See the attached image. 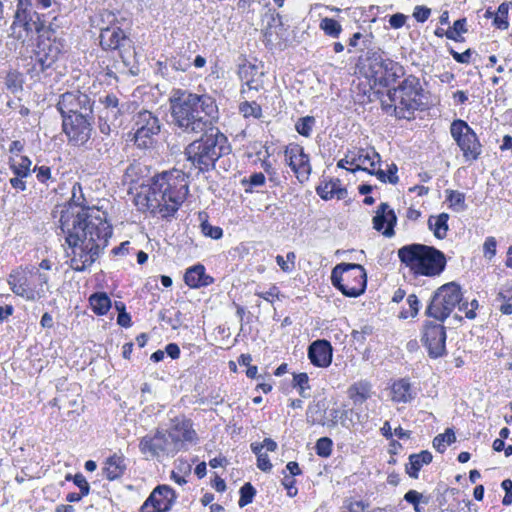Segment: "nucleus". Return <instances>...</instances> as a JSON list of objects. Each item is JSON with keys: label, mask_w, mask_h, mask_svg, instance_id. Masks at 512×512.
I'll return each mask as SVG.
<instances>
[{"label": "nucleus", "mask_w": 512, "mask_h": 512, "mask_svg": "<svg viewBox=\"0 0 512 512\" xmlns=\"http://www.w3.org/2000/svg\"><path fill=\"white\" fill-rule=\"evenodd\" d=\"M60 228L71 249L70 267L76 272L90 268L100 257L112 236V227L105 213L98 208L64 211Z\"/></svg>", "instance_id": "obj_1"}, {"label": "nucleus", "mask_w": 512, "mask_h": 512, "mask_svg": "<svg viewBox=\"0 0 512 512\" xmlns=\"http://www.w3.org/2000/svg\"><path fill=\"white\" fill-rule=\"evenodd\" d=\"M172 124L182 133L200 134L213 127L219 118L213 96L175 89L169 99Z\"/></svg>", "instance_id": "obj_2"}, {"label": "nucleus", "mask_w": 512, "mask_h": 512, "mask_svg": "<svg viewBox=\"0 0 512 512\" xmlns=\"http://www.w3.org/2000/svg\"><path fill=\"white\" fill-rule=\"evenodd\" d=\"M188 175L178 169L155 175L150 184L147 201L162 218L174 216L189 193Z\"/></svg>", "instance_id": "obj_3"}, {"label": "nucleus", "mask_w": 512, "mask_h": 512, "mask_svg": "<svg viewBox=\"0 0 512 512\" xmlns=\"http://www.w3.org/2000/svg\"><path fill=\"white\" fill-rule=\"evenodd\" d=\"M201 134L184 149L185 159L197 175L214 170L216 162L231 153L228 138L218 128L212 127Z\"/></svg>", "instance_id": "obj_4"}, {"label": "nucleus", "mask_w": 512, "mask_h": 512, "mask_svg": "<svg viewBox=\"0 0 512 512\" xmlns=\"http://www.w3.org/2000/svg\"><path fill=\"white\" fill-rule=\"evenodd\" d=\"M400 262L414 275L436 277L445 270L447 259L445 254L435 248L420 243H412L398 249Z\"/></svg>", "instance_id": "obj_5"}, {"label": "nucleus", "mask_w": 512, "mask_h": 512, "mask_svg": "<svg viewBox=\"0 0 512 512\" xmlns=\"http://www.w3.org/2000/svg\"><path fill=\"white\" fill-rule=\"evenodd\" d=\"M357 67L365 78L381 87H389L405 74L404 67L398 62L386 58L383 52L370 49L360 56Z\"/></svg>", "instance_id": "obj_6"}, {"label": "nucleus", "mask_w": 512, "mask_h": 512, "mask_svg": "<svg viewBox=\"0 0 512 512\" xmlns=\"http://www.w3.org/2000/svg\"><path fill=\"white\" fill-rule=\"evenodd\" d=\"M422 92L419 78L414 75L407 76L396 88L388 90L395 116L407 120L413 118L415 111L423 105Z\"/></svg>", "instance_id": "obj_7"}, {"label": "nucleus", "mask_w": 512, "mask_h": 512, "mask_svg": "<svg viewBox=\"0 0 512 512\" xmlns=\"http://www.w3.org/2000/svg\"><path fill=\"white\" fill-rule=\"evenodd\" d=\"M331 282L346 297L357 298L366 290L367 273L360 264L340 263L332 269Z\"/></svg>", "instance_id": "obj_8"}, {"label": "nucleus", "mask_w": 512, "mask_h": 512, "mask_svg": "<svg viewBox=\"0 0 512 512\" xmlns=\"http://www.w3.org/2000/svg\"><path fill=\"white\" fill-rule=\"evenodd\" d=\"M462 297L463 294L458 284L455 282L446 283L433 293L426 307L425 315L439 322H444L457 304H460Z\"/></svg>", "instance_id": "obj_9"}, {"label": "nucleus", "mask_w": 512, "mask_h": 512, "mask_svg": "<svg viewBox=\"0 0 512 512\" xmlns=\"http://www.w3.org/2000/svg\"><path fill=\"white\" fill-rule=\"evenodd\" d=\"M450 133L466 162H474L482 153V145L475 131L462 119H455L450 125Z\"/></svg>", "instance_id": "obj_10"}, {"label": "nucleus", "mask_w": 512, "mask_h": 512, "mask_svg": "<svg viewBox=\"0 0 512 512\" xmlns=\"http://www.w3.org/2000/svg\"><path fill=\"white\" fill-rule=\"evenodd\" d=\"M134 143L140 149H149L156 144V136L161 131L159 118L148 110H142L134 118Z\"/></svg>", "instance_id": "obj_11"}, {"label": "nucleus", "mask_w": 512, "mask_h": 512, "mask_svg": "<svg viewBox=\"0 0 512 512\" xmlns=\"http://www.w3.org/2000/svg\"><path fill=\"white\" fill-rule=\"evenodd\" d=\"M94 115L65 116L62 119V127L73 146H84L91 138L93 132Z\"/></svg>", "instance_id": "obj_12"}, {"label": "nucleus", "mask_w": 512, "mask_h": 512, "mask_svg": "<svg viewBox=\"0 0 512 512\" xmlns=\"http://www.w3.org/2000/svg\"><path fill=\"white\" fill-rule=\"evenodd\" d=\"M62 119L65 116L93 114V101L90 96L79 90L63 93L57 103Z\"/></svg>", "instance_id": "obj_13"}, {"label": "nucleus", "mask_w": 512, "mask_h": 512, "mask_svg": "<svg viewBox=\"0 0 512 512\" xmlns=\"http://www.w3.org/2000/svg\"><path fill=\"white\" fill-rule=\"evenodd\" d=\"M139 450L146 460H159L164 456L175 455L168 442L166 431L160 429L143 436L139 441Z\"/></svg>", "instance_id": "obj_14"}, {"label": "nucleus", "mask_w": 512, "mask_h": 512, "mask_svg": "<svg viewBox=\"0 0 512 512\" xmlns=\"http://www.w3.org/2000/svg\"><path fill=\"white\" fill-rule=\"evenodd\" d=\"M446 329L442 322L427 320L424 322L421 341L431 358L442 357L446 353Z\"/></svg>", "instance_id": "obj_15"}, {"label": "nucleus", "mask_w": 512, "mask_h": 512, "mask_svg": "<svg viewBox=\"0 0 512 512\" xmlns=\"http://www.w3.org/2000/svg\"><path fill=\"white\" fill-rule=\"evenodd\" d=\"M176 500V493L168 485H158L140 508V512H167Z\"/></svg>", "instance_id": "obj_16"}, {"label": "nucleus", "mask_w": 512, "mask_h": 512, "mask_svg": "<svg viewBox=\"0 0 512 512\" xmlns=\"http://www.w3.org/2000/svg\"><path fill=\"white\" fill-rule=\"evenodd\" d=\"M7 281L12 292L27 301H35L46 296L47 289H34L29 286L28 278L22 270L12 271Z\"/></svg>", "instance_id": "obj_17"}, {"label": "nucleus", "mask_w": 512, "mask_h": 512, "mask_svg": "<svg viewBox=\"0 0 512 512\" xmlns=\"http://www.w3.org/2000/svg\"><path fill=\"white\" fill-rule=\"evenodd\" d=\"M17 11L12 28L20 24L25 32H41L43 24L39 23L40 17L37 12H31L29 8L32 6L31 0H17Z\"/></svg>", "instance_id": "obj_18"}, {"label": "nucleus", "mask_w": 512, "mask_h": 512, "mask_svg": "<svg viewBox=\"0 0 512 512\" xmlns=\"http://www.w3.org/2000/svg\"><path fill=\"white\" fill-rule=\"evenodd\" d=\"M285 158L290 168L297 174V177L307 179L311 173L309 156L304 152L303 147L291 145L285 149Z\"/></svg>", "instance_id": "obj_19"}, {"label": "nucleus", "mask_w": 512, "mask_h": 512, "mask_svg": "<svg viewBox=\"0 0 512 512\" xmlns=\"http://www.w3.org/2000/svg\"><path fill=\"white\" fill-rule=\"evenodd\" d=\"M397 223V216L393 209L385 202L378 206L373 217V228L382 232L385 237H392L395 234L394 227Z\"/></svg>", "instance_id": "obj_20"}, {"label": "nucleus", "mask_w": 512, "mask_h": 512, "mask_svg": "<svg viewBox=\"0 0 512 512\" xmlns=\"http://www.w3.org/2000/svg\"><path fill=\"white\" fill-rule=\"evenodd\" d=\"M332 356V345L326 339L315 340L308 347V358L316 367H328L332 362Z\"/></svg>", "instance_id": "obj_21"}, {"label": "nucleus", "mask_w": 512, "mask_h": 512, "mask_svg": "<svg viewBox=\"0 0 512 512\" xmlns=\"http://www.w3.org/2000/svg\"><path fill=\"white\" fill-rule=\"evenodd\" d=\"M195 435L191 424L184 420L176 422L169 431H166L168 442L175 454L183 447L184 442H192Z\"/></svg>", "instance_id": "obj_22"}, {"label": "nucleus", "mask_w": 512, "mask_h": 512, "mask_svg": "<svg viewBox=\"0 0 512 512\" xmlns=\"http://www.w3.org/2000/svg\"><path fill=\"white\" fill-rule=\"evenodd\" d=\"M263 65L259 66L250 62L239 65L238 75L249 89L258 90L262 86L261 78L264 76Z\"/></svg>", "instance_id": "obj_23"}, {"label": "nucleus", "mask_w": 512, "mask_h": 512, "mask_svg": "<svg viewBox=\"0 0 512 512\" xmlns=\"http://www.w3.org/2000/svg\"><path fill=\"white\" fill-rule=\"evenodd\" d=\"M184 282L192 289L207 287L214 283V278L206 274L204 265L198 263L189 267L184 274Z\"/></svg>", "instance_id": "obj_24"}, {"label": "nucleus", "mask_w": 512, "mask_h": 512, "mask_svg": "<svg viewBox=\"0 0 512 512\" xmlns=\"http://www.w3.org/2000/svg\"><path fill=\"white\" fill-rule=\"evenodd\" d=\"M123 64L129 68V73L133 76L138 75L139 68L136 65V51L133 41L126 35L121 34L119 47L117 48Z\"/></svg>", "instance_id": "obj_25"}, {"label": "nucleus", "mask_w": 512, "mask_h": 512, "mask_svg": "<svg viewBox=\"0 0 512 512\" xmlns=\"http://www.w3.org/2000/svg\"><path fill=\"white\" fill-rule=\"evenodd\" d=\"M43 36L44 34L38 37V50L36 51V63L34 66L35 68L39 66L41 72H44L47 68L52 66L57 54V48L53 49L49 43L45 42Z\"/></svg>", "instance_id": "obj_26"}, {"label": "nucleus", "mask_w": 512, "mask_h": 512, "mask_svg": "<svg viewBox=\"0 0 512 512\" xmlns=\"http://www.w3.org/2000/svg\"><path fill=\"white\" fill-rule=\"evenodd\" d=\"M510 6H512V2H503L496 11L487 9L484 16L492 20V25L495 29L506 30L509 27L508 14Z\"/></svg>", "instance_id": "obj_27"}, {"label": "nucleus", "mask_w": 512, "mask_h": 512, "mask_svg": "<svg viewBox=\"0 0 512 512\" xmlns=\"http://www.w3.org/2000/svg\"><path fill=\"white\" fill-rule=\"evenodd\" d=\"M126 470L125 458L123 455L114 454L107 458L103 474L110 481L120 478Z\"/></svg>", "instance_id": "obj_28"}, {"label": "nucleus", "mask_w": 512, "mask_h": 512, "mask_svg": "<svg viewBox=\"0 0 512 512\" xmlns=\"http://www.w3.org/2000/svg\"><path fill=\"white\" fill-rule=\"evenodd\" d=\"M433 456L428 450H423L417 454H411L409 456V463L406 465V473L409 477L417 479L419 477V471L423 465H428L432 462Z\"/></svg>", "instance_id": "obj_29"}, {"label": "nucleus", "mask_w": 512, "mask_h": 512, "mask_svg": "<svg viewBox=\"0 0 512 512\" xmlns=\"http://www.w3.org/2000/svg\"><path fill=\"white\" fill-rule=\"evenodd\" d=\"M391 392L392 400L398 403H408L416 397L410 382L404 378L393 383Z\"/></svg>", "instance_id": "obj_30"}, {"label": "nucleus", "mask_w": 512, "mask_h": 512, "mask_svg": "<svg viewBox=\"0 0 512 512\" xmlns=\"http://www.w3.org/2000/svg\"><path fill=\"white\" fill-rule=\"evenodd\" d=\"M316 192L323 200H330L334 196L341 200L347 196V189L340 185L338 179L318 186Z\"/></svg>", "instance_id": "obj_31"}, {"label": "nucleus", "mask_w": 512, "mask_h": 512, "mask_svg": "<svg viewBox=\"0 0 512 512\" xmlns=\"http://www.w3.org/2000/svg\"><path fill=\"white\" fill-rule=\"evenodd\" d=\"M348 394L355 405H361L371 396V384L366 380L358 381L350 386Z\"/></svg>", "instance_id": "obj_32"}, {"label": "nucleus", "mask_w": 512, "mask_h": 512, "mask_svg": "<svg viewBox=\"0 0 512 512\" xmlns=\"http://www.w3.org/2000/svg\"><path fill=\"white\" fill-rule=\"evenodd\" d=\"M381 162V157L375 149H359L357 152H351L350 165L360 163L362 165L368 164L371 167H375L376 164Z\"/></svg>", "instance_id": "obj_33"}, {"label": "nucleus", "mask_w": 512, "mask_h": 512, "mask_svg": "<svg viewBox=\"0 0 512 512\" xmlns=\"http://www.w3.org/2000/svg\"><path fill=\"white\" fill-rule=\"evenodd\" d=\"M449 215L445 212L440 213L437 216H430L428 219V228L433 231L434 236L437 239H444L447 236L449 230L448 226Z\"/></svg>", "instance_id": "obj_34"}, {"label": "nucleus", "mask_w": 512, "mask_h": 512, "mask_svg": "<svg viewBox=\"0 0 512 512\" xmlns=\"http://www.w3.org/2000/svg\"><path fill=\"white\" fill-rule=\"evenodd\" d=\"M446 202L448 203L449 208L456 212L462 213L468 209V205L465 202L466 196L463 192L458 190L446 189Z\"/></svg>", "instance_id": "obj_35"}, {"label": "nucleus", "mask_w": 512, "mask_h": 512, "mask_svg": "<svg viewBox=\"0 0 512 512\" xmlns=\"http://www.w3.org/2000/svg\"><path fill=\"white\" fill-rule=\"evenodd\" d=\"M89 303L93 312L97 315H105L111 308V299L105 292H97L89 297Z\"/></svg>", "instance_id": "obj_36"}, {"label": "nucleus", "mask_w": 512, "mask_h": 512, "mask_svg": "<svg viewBox=\"0 0 512 512\" xmlns=\"http://www.w3.org/2000/svg\"><path fill=\"white\" fill-rule=\"evenodd\" d=\"M326 403L325 401H318L313 402L308 406L307 409V421L311 424H321L325 425L326 421L325 414H326Z\"/></svg>", "instance_id": "obj_37"}, {"label": "nucleus", "mask_w": 512, "mask_h": 512, "mask_svg": "<svg viewBox=\"0 0 512 512\" xmlns=\"http://www.w3.org/2000/svg\"><path fill=\"white\" fill-rule=\"evenodd\" d=\"M85 198L82 192L81 184L76 182L72 187V196L69 201V207L66 210H62L61 214L64 211H74L77 213L82 209L90 208L89 206H84Z\"/></svg>", "instance_id": "obj_38"}, {"label": "nucleus", "mask_w": 512, "mask_h": 512, "mask_svg": "<svg viewBox=\"0 0 512 512\" xmlns=\"http://www.w3.org/2000/svg\"><path fill=\"white\" fill-rule=\"evenodd\" d=\"M10 169L17 176L28 177L31 172V160L27 156H20L19 159L10 158Z\"/></svg>", "instance_id": "obj_39"}, {"label": "nucleus", "mask_w": 512, "mask_h": 512, "mask_svg": "<svg viewBox=\"0 0 512 512\" xmlns=\"http://www.w3.org/2000/svg\"><path fill=\"white\" fill-rule=\"evenodd\" d=\"M456 441L455 433L452 429L448 428L443 434L437 435L433 439V447L440 453H443L447 445Z\"/></svg>", "instance_id": "obj_40"}, {"label": "nucleus", "mask_w": 512, "mask_h": 512, "mask_svg": "<svg viewBox=\"0 0 512 512\" xmlns=\"http://www.w3.org/2000/svg\"><path fill=\"white\" fill-rule=\"evenodd\" d=\"M23 83V75L20 72L10 71L5 77V85L7 89L13 94L23 90Z\"/></svg>", "instance_id": "obj_41"}, {"label": "nucleus", "mask_w": 512, "mask_h": 512, "mask_svg": "<svg viewBox=\"0 0 512 512\" xmlns=\"http://www.w3.org/2000/svg\"><path fill=\"white\" fill-rule=\"evenodd\" d=\"M283 34H262V42L270 50H283L286 48V40L282 38Z\"/></svg>", "instance_id": "obj_42"}, {"label": "nucleus", "mask_w": 512, "mask_h": 512, "mask_svg": "<svg viewBox=\"0 0 512 512\" xmlns=\"http://www.w3.org/2000/svg\"><path fill=\"white\" fill-rule=\"evenodd\" d=\"M315 122L316 121L313 116L301 117L296 122L295 129L300 135L310 137Z\"/></svg>", "instance_id": "obj_43"}, {"label": "nucleus", "mask_w": 512, "mask_h": 512, "mask_svg": "<svg viewBox=\"0 0 512 512\" xmlns=\"http://www.w3.org/2000/svg\"><path fill=\"white\" fill-rule=\"evenodd\" d=\"M239 493L240 499L238 501V505L239 507L243 508L248 504L252 503L256 495V489L250 482H247L240 488Z\"/></svg>", "instance_id": "obj_44"}, {"label": "nucleus", "mask_w": 512, "mask_h": 512, "mask_svg": "<svg viewBox=\"0 0 512 512\" xmlns=\"http://www.w3.org/2000/svg\"><path fill=\"white\" fill-rule=\"evenodd\" d=\"M373 34H353V36L349 39V48L348 51L352 52V47H359L360 50H364L365 48H369L371 44V39Z\"/></svg>", "instance_id": "obj_45"}, {"label": "nucleus", "mask_w": 512, "mask_h": 512, "mask_svg": "<svg viewBox=\"0 0 512 512\" xmlns=\"http://www.w3.org/2000/svg\"><path fill=\"white\" fill-rule=\"evenodd\" d=\"M240 112L245 118L253 117L259 119L262 116V108L256 102L245 101L239 106Z\"/></svg>", "instance_id": "obj_46"}, {"label": "nucleus", "mask_w": 512, "mask_h": 512, "mask_svg": "<svg viewBox=\"0 0 512 512\" xmlns=\"http://www.w3.org/2000/svg\"><path fill=\"white\" fill-rule=\"evenodd\" d=\"M98 39L104 50H117L121 34H99Z\"/></svg>", "instance_id": "obj_47"}, {"label": "nucleus", "mask_w": 512, "mask_h": 512, "mask_svg": "<svg viewBox=\"0 0 512 512\" xmlns=\"http://www.w3.org/2000/svg\"><path fill=\"white\" fill-rule=\"evenodd\" d=\"M333 442L328 437H321L317 440L315 445L316 454L320 457L326 458L331 455Z\"/></svg>", "instance_id": "obj_48"}, {"label": "nucleus", "mask_w": 512, "mask_h": 512, "mask_svg": "<svg viewBox=\"0 0 512 512\" xmlns=\"http://www.w3.org/2000/svg\"><path fill=\"white\" fill-rule=\"evenodd\" d=\"M265 175L262 172H255L249 176L248 179L244 178L242 184H249V188H245L246 193H252V187H258L265 184Z\"/></svg>", "instance_id": "obj_49"}, {"label": "nucleus", "mask_w": 512, "mask_h": 512, "mask_svg": "<svg viewBox=\"0 0 512 512\" xmlns=\"http://www.w3.org/2000/svg\"><path fill=\"white\" fill-rule=\"evenodd\" d=\"M65 479L67 481L72 480L73 483L80 489V493H82V495L89 494L90 485L81 473H77L75 475L67 474Z\"/></svg>", "instance_id": "obj_50"}, {"label": "nucleus", "mask_w": 512, "mask_h": 512, "mask_svg": "<svg viewBox=\"0 0 512 512\" xmlns=\"http://www.w3.org/2000/svg\"><path fill=\"white\" fill-rule=\"evenodd\" d=\"M201 232L204 236L214 240H218L223 236V230L221 227L213 226L207 221L201 223Z\"/></svg>", "instance_id": "obj_51"}, {"label": "nucleus", "mask_w": 512, "mask_h": 512, "mask_svg": "<svg viewBox=\"0 0 512 512\" xmlns=\"http://www.w3.org/2000/svg\"><path fill=\"white\" fill-rule=\"evenodd\" d=\"M404 500L407 503L413 505V507L420 504L421 502L424 504H428V502H429L428 498H425L423 496V494H421L420 492L413 490V489H411L405 493Z\"/></svg>", "instance_id": "obj_52"}, {"label": "nucleus", "mask_w": 512, "mask_h": 512, "mask_svg": "<svg viewBox=\"0 0 512 512\" xmlns=\"http://www.w3.org/2000/svg\"><path fill=\"white\" fill-rule=\"evenodd\" d=\"M323 32H341L342 28L338 21L333 18L324 17L319 24Z\"/></svg>", "instance_id": "obj_53"}, {"label": "nucleus", "mask_w": 512, "mask_h": 512, "mask_svg": "<svg viewBox=\"0 0 512 512\" xmlns=\"http://www.w3.org/2000/svg\"><path fill=\"white\" fill-rule=\"evenodd\" d=\"M497 241L495 237L489 236L483 244L484 257L491 260L496 255Z\"/></svg>", "instance_id": "obj_54"}, {"label": "nucleus", "mask_w": 512, "mask_h": 512, "mask_svg": "<svg viewBox=\"0 0 512 512\" xmlns=\"http://www.w3.org/2000/svg\"><path fill=\"white\" fill-rule=\"evenodd\" d=\"M102 103L104 104L106 109L111 110L114 116H116L120 112V109L118 108L119 99L114 94L106 95L102 100Z\"/></svg>", "instance_id": "obj_55"}, {"label": "nucleus", "mask_w": 512, "mask_h": 512, "mask_svg": "<svg viewBox=\"0 0 512 512\" xmlns=\"http://www.w3.org/2000/svg\"><path fill=\"white\" fill-rule=\"evenodd\" d=\"M467 19L465 17L457 19L452 27H448V29L444 30L441 28H437L434 32H467L466 28Z\"/></svg>", "instance_id": "obj_56"}, {"label": "nucleus", "mask_w": 512, "mask_h": 512, "mask_svg": "<svg viewBox=\"0 0 512 512\" xmlns=\"http://www.w3.org/2000/svg\"><path fill=\"white\" fill-rule=\"evenodd\" d=\"M449 52L452 55L453 59L458 63L468 64L470 62V57L472 54L471 49H466L464 52L459 53L455 51L452 47H450Z\"/></svg>", "instance_id": "obj_57"}, {"label": "nucleus", "mask_w": 512, "mask_h": 512, "mask_svg": "<svg viewBox=\"0 0 512 512\" xmlns=\"http://www.w3.org/2000/svg\"><path fill=\"white\" fill-rule=\"evenodd\" d=\"M33 171L36 173V178L41 183H46L51 179V169L48 166H35Z\"/></svg>", "instance_id": "obj_58"}, {"label": "nucleus", "mask_w": 512, "mask_h": 512, "mask_svg": "<svg viewBox=\"0 0 512 512\" xmlns=\"http://www.w3.org/2000/svg\"><path fill=\"white\" fill-rule=\"evenodd\" d=\"M501 487L505 491L502 504L504 506H509L512 504V481L510 479L503 480Z\"/></svg>", "instance_id": "obj_59"}, {"label": "nucleus", "mask_w": 512, "mask_h": 512, "mask_svg": "<svg viewBox=\"0 0 512 512\" xmlns=\"http://www.w3.org/2000/svg\"><path fill=\"white\" fill-rule=\"evenodd\" d=\"M431 14V9L426 7V6H416L414 8V12H413V17L418 21V22H425L429 16Z\"/></svg>", "instance_id": "obj_60"}, {"label": "nucleus", "mask_w": 512, "mask_h": 512, "mask_svg": "<svg viewBox=\"0 0 512 512\" xmlns=\"http://www.w3.org/2000/svg\"><path fill=\"white\" fill-rule=\"evenodd\" d=\"M292 385L294 388H310L309 377L307 373H298L293 375Z\"/></svg>", "instance_id": "obj_61"}, {"label": "nucleus", "mask_w": 512, "mask_h": 512, "mask_svg": "<svg viewBox=\"0 0 512 512\" xmlns=\"http://www.w3.org/2000/svg\"><path fill=\"white\" fill-rule=\"evenodd\" d=\"M257 467L264 472H269L272 469V464L266 453L259 454L257 457Z\"/></svg>", "instance_id": "obj_62"}, {"label": "nucleus", "mask_w": 512, "mask_h": 512, "mask_svg": "<svg viewBox=\"0 0 512 512\" xmlns=\"http://www.w3.org/2000/svg\"><path fill=\"white\" fill-rule=\"evenodd\" d=\"M406 19L407 17L404 14L395 13L390 16L389 23L393 29H399L405 24Z\"/></svg>", "instance_id": "obj_63"}, {"label": "nucleus", "mask_w": 512, "mask_h": 512, "mask_svg": "<svg viewBox=\"0 0 512 512\" xmlns=\"http://www.w3.org/2000/svg\"><path fill=\"white\" fill-rule=\"evenodd\" d=\"M35 276L38 283V289H47V292H49L50 289L48 283L50 278L48 274L45 272H41L40 270H37L35 272Z\"/></svg>", "instance_id": "obj_64"}]
</instances>
